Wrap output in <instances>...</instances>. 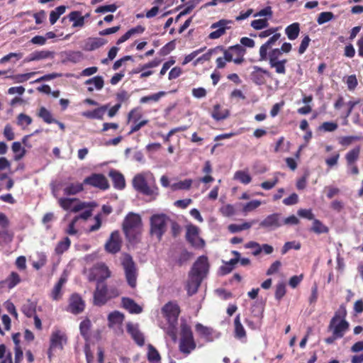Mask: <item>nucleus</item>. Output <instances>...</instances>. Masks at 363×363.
Wrapping results in <instances>:
<instances>
[{"mask_svg": "<svg viewBox=\"0 0 363 363\" xmlns=\"http://www.w3.org/2000/svg\"><path fill=\"white\" fill-rule=\"evenodd\" d=\"M132 184L133 188L143 195L152 196L154 199L158 195L155 177L150 173L136 174L133 179Z\"/></svg>", "mask_w": 363, "mask_h": 363, "instance_id": "obj_1", "label": "nucleus"}, {"mask_svg": "<svg viewBox=\"0 0 363 363\" xmlns=\"http://www.w3.org/2000/svg\"><path fill=\"white\" fill-rule=\"evenodd\" d=\"M162 313L166 318L169 328L167 333L174 339H176L175 328L177 324L178 317L180 313L179 306L173 302L166 303L162 308Z\"/></svg>", "mask_w": 363, "mask_h": 363, "instance_id": "obj_2", "label": "nucleus"}, {"mask_svg": "<svg viewBox=\"0 0 363 363\" xmlns=\"http://www.w3.org/2000/svg\"><path fill=\"white\" fill-rule=\"evenodd\" d=\"M196 347L190 326L186 323L181 324V337L179 340V351L189 354Z\"/></svg>", "mask_w": 363, "mask_h": 363, "instance_id": "obj_3", "label": "nucleus"}, {"mask_svg": "<svg viewBox=\"0 0 363 363\" xmlns=\"http://www.w3.org/2000/svg\"><path fill=\"white\" fill-rule=\"evenodd\" d=\"M123 267L128 284L132 288L135 287L137 282L138 272L135 262L130 255L125 254L122 258Z\"/></svg>", "mask_w": 363, "mask_h": 363, "instance_id": "obj_4", "label": "nucleus"}, {"mask_svg": "<svg viewBox=\"0 0 363 363\" xmlns=\"http://www.w3.org/2000/svg\"><path fill=\"white\" fill-rule=\"evenodd\" d=\"M58 203L63 209L74 213L86 209L88 207H95L96 206L94 202H82L75 198H60Z\"/></svg>", "mask_w": 363, "mask_h": 363, "instance_id": "obj_5", "label": "nucleus"}, {"mask_svg": "<svg viewBox=\"0 0 363 363\" xmlns=\"http://www.w3.org/2000/svg\"><path fill=\"white\" fill-rule=\"evenodd\" d=\"M245 53V50L240 45L230 46L223 50L225 60L227 62L233 61L237 65H240L244 61Z\"/></svg>", "mask_w": 363, "mask_h": 363, "instance_id": "obj_6", "label": "nucleus"}, {"mask_svg": "<svg viewBox=\"0 0 363 363\" xmlns=\"http://www.w3.org/2000/svg\"><path fill=\"white\" fill-rule=\"evenodd\" d=\"M233 24V21L228 19H220L212 23L210 28L214 30L209 33L208 38L214 40L220 38L227 30L231 28Z\"/></svg>", "mask_w": 363, "mask_h": 363, "instance_id": "obj_7", "label": "nucleus"}, {"mask_svg": "<svg viewBox=\"0 0 363 363\" xmlns=\"http://www.w3.org/2000/svg\"><path fill=\"white\" fill-rule=\"evenodd\" d=\"M111 276V272L104 263H97L90 270L88 279L90 281L96 280L102 283L104 279Z\"/></svg>", "mask_w": 363, "mask_h": 363, "instance_id": "obj_8", "label": "nucleus"}, {"mask_svg": "<svg viewBox=\"0 0 363 363\" xmlns=\"http://www.w3.org/2000/svg\"><path fill=\"white\" fill-rule=\"evenodd\" d=\"M209 264L206 256H200L194 262L190 274L203 279L208 272Z\"/></svg>", "mask_w": 363, "mask_h": 363, "instance_id": "obj_9", "label": "nucleus"}, {"mask_svg": "<svg viewBox=\"0 0 363 363\" xmlns=\"http://www.w3.org/2000/svg\"><path fill=\"white\" fill-rule=\"evenodd\" d=\"M67 342V337L65 334L60 330H54L50 336V344L48 351V355L50 357L52 352L57 350H62L63 346Z\"/></svg>", "mask_w": 363, "mask_h": 363, "instance_id": "obj_10", "label": "nucleus"}, {"mask_svg": "<svg viewBox=\"0 0 363 363\" xmlns=\"http://www.w3.org/2000/svg\"><path fill=\"white\" fill-rule=\"evenodd\" d=\"M349 323L345 320H341L340 316L335 315L330 320L329 329L336 337H342L347 330Z\"/></svg>", "mask_w": 363, "mask_h": 363, "instance_id": "obj_11", "label": "nucleus"}, {"mask_svg": "<svg viewBox=\"0 0 363 363\" xmlns=\"http://www.w3.org/2000/svg\"><path fill=\"white\" fill-rule=\"evenodd\" d=\"M150 222V227H176L172 218L164 213L153 214Z\"/></svg>", "mask_w": 363, "mask_h": 363, "instance_id": "obj_12", "label": "nucleus"}, {"mask_svg": "<svg viewBox=\"0 0 363 363\" xmlns=\"http://www.w3.org/2000/svg\"><path fill=\"white\" fill-rule=\"evenodd\" d=\"M84 184H89L100 189H107L109 186L106 178L101 174H93L84 180Z\"/></svg>", "mask_w": 363, "mask_h": 363, "instance_id": "obj_13", "label": "nucleus"}, {"mask_svg": "<svg viewBox=\"0 0 363 363\" xmlns=\"http://www.w3.org/2000/svg\"><path fill=\"white\" fill-rule=\"evenodd\" d=\"M85 303L82 297L77 294L71 295L69 300L67 311L73 314H79L84 310Z\"/></svg>", "mask_w": 363, "mask_h": 363, "instance_id": "obj_14", "label": "nucleus"}, {"mask_svg": "<svg viewBox=\"0 0 363 363\" xmlns=\"http://www.w3.org/2000/svg\"><path fill=\"white\" fill-rule=\"evenodd\" d=\"M108 289L102 283H97V286L94 294V304L102 306L106 303L108 300Z\"/></svg>", "mask_w": 363, "mask_h": 363, "instance_id": "obj_15", "label": "nucleus"}, {"mask_svg": "<svg viewBox=\"0 0 363 363\" xmlns=\"http://www.w3.org/2000/svg\"><path fill=\"white\" fill-rule=\"evenodd\" d=\"M186 237L192 246L198 248L204 246V240L199 236L198 228H187Z\"/></svg>", "mask_w": 363, "mask_h": 363, "instance_id": "obj_16", "label": "nucleus"}, {"mask_svg": "<svg viewBox=\"0 0 363 363\" xmlns=\"http://www.w3.org/2000/svg\"><path fill=\"white\" fill-rule=\"evenodd\" d=\"M127 331L138 345L142 346L144 345V337L143 333L139 330L138 324L128 323Z\"/></svg>", "mask_w": 363, "mask_h": 363, "instance_id": "obj_17", "label": "nucleus"}, {"mask_svg": "<svg viewBox=\"0 0 363 363\" xmlns=\"http://www.w3.org/2000/svg\"><path fill=\"white\" fill-rule=\"evenodd\" d=\"M106 250L111 253H116L121 249V241L118 231L112 233L110 239L105 245Z\"/></svg>", "mask_w": 363, "mask_h": 363, "instance_id": "obj_18", "label": "nucleus"}, {"mask_svg": "<svg viewBox=\"0 0 363 363\" xmlns=\"http://www.w3.org/2000/svg\"><path fill=\"white\" fill-rule=\"evenodd\" d=\"M280 33H274L259 48V57L261 60H267V51L280 38Z\"/></svg>", "mask_w": 363, "mask_h": 363, "instance_id": "obj_19", "label": "nucleus"}, {"mask_svg": "<svg viewBox=\"0 0 363 363\" xmlns=\"http://www.w3.org/2000/svg\"><path fill=\"white\" fill-rule=\"evenodd\" d=\"M67 281V275L64 272L57 283L53 287L51 292V298L54 301H58L62 298V288Z\"/></svg>", "mask_w": 363, "mask_h": 363, "instance_id": "obj_20", "label": "nucleus"}, {"mask_svg": "<svg viewBox=\"0 0 363 363\" xmlns=\"http://www.w3.org/2000/svg\"><path fill=\"white\" fill-rule=\"evenodd\" d=\"M123 320L124 315L118 311L111 312L108 315V325L111 328L116 329L120 328Z\"/></svg>", "mask_w": 363, "mask_h": 363, "instance_id": "obj_21", "label": "nucleus"}, {"mask_svg": "<svg viewBox=\"0 0 363 363\" xmlns=\"http://www.w3.org/2000/svg\"><path fill=\"white\" fill-rule=\"evenodd\" d=\"M52 56V52L48 50H35L30 53L24 60L23 62L39 61L49 58Z\"/></svg>", "mask_w": 363, "mask_h": 363, "instance_id": "obj_22", "label": "nucleus"}, {"mask_svg": "<svg viewBox=\"0 0 363 363\" xmlns=\"http://www.w3.org/2000/svg\"><path fill=\"white\" fill-rule=\"evenodd\" d=\"M142 225V218L140 214L130 212L125 217L122 227H139Z\"/></svg>", "mask_w": 363, "mask_h": 363, "instance_id": "obj_23", "label": "nucleus"}, {"mask_svg": "<svg viewBox=\"0 0 363 363\" xmlns=\"http://www.w3.org/2000/svg\"><path fill=\"white\" fill-rule=\"evenodd\" d=\"M121 303L123 307L130 313L139 314L143 311L142 307L130 298H122Z\"/></svg>", "mask_w": 363, "mask_h": 363, "instance_id": "obj_24", "label": "nucleus"}, {"mask_svg": "<svg viewBox=\"0 0 363 363\" xmlns=\"http://www.w3.org/2000/svg\"><path fill=\"white\" fill-rule=\"evenodd\" d=\"M106 43V41L101 38H89L84 44V50L92 51L96 50Z\"/></svg>", "mask_w": 363, "mask_h": 363, "instance_id": "obj_25", "label": "nucleus"}, {"mask_svg": "<svg viewBox=\"0 0 363 363\" xmlns=\"http://www.w3.org/2000/svg\"><path fill=\"white\" fill-rule=\"evenodd\" d=\"M107 106H102L93 111H84L82 115L87 118L101 120L103 119L104 115L107 111Z\"/></svg>", "mask_w": 363, "mask_h": 363, "instance_id": "obj_26", "label": "nucleus"}, {"mask_svg": "<svg viewBox=\"0 0 363 363\" xmlns=\"http://www.w3.org/2000/svg\"><path fill=\"white\" fill-rule=\"evenodd\" d=\"M109 177L112 179L113 186L116 189H123L125 186L124 177L122 174L116 170L109 172Z\"/></svg>", "mask_w": 363, "mask_h": 363, "instance_id": "obj_27", "label": "nucleus"}, {"mask_svg": "<svg viewBox=\"0 0 363 363\" xmlns=\"http://www.w3.org/2000/svg\"><path fill=\"white\" fill-rule=\"evenodd\" d=\"M245 247H256V250H254L252 252V254L255 256L258 255L262 251H264V252L267 255H269L274 250L273 247L269 245L264 244V245H262V246H260L258 243H257L255 242H250L247 244H246Z\"/></svg>", "mask_w": 363, "mask_h": 363, "instance_id": "obj_28", "label": "nucleus"}, {"mask_svg": "<svg viewBox=\"0 0 363 363\" xmlns=\"http://www.w3.org/2000/svg\"><path fill=\"white\" fill-rule=\"evenodd\" d=\"M37 303L35 301L28 299L22 305L21 311L28 318H31L36 314Z\"/></svg>", "mask_w": 363, "mask_h": 363, "instance_id": "obj_29", "label": "nucleus"}, {"mask_svg": "<svg viewBox=\"0 0 363 363\" xmlns=\"http://www.w3.org/2000/svg\"><path fill=\"white\" fill-rule=\"evenodd\" d=\"M203 279L189 274V280L187 284V293L189 296H192L197 292Z\"/></svg>", "mask_w": 363, "mask_h": 363, "instance_id": "obj_30", "label": "nucleus"}, {"mask_svg": "<svg viewBox=\"0 0 363 363\" xmlns=\"http://www.w3.org/2000/svg\"><path fill=\"white\" fill-rule=\"evenodd\" d=\"M211 116L216 121L224 120L229 116V111L223 108L219 104H216L213 106Z\"/></svg>", "mask_w": 363, "mask_h": 363, "instance_id": "obj_31", "label": "nucleus"}, {"mask_svg": "<svg viewBox=\"0 0 363 363\" xmlns=\"http://www.w3.org/2000/svg\"><path fill=\"white\" fill-rule=\"evenodd\" d=\"M68 17L69 21L73 22V27L82 28L84 26L86 16H82L79 11H72Z\"/></svg>", "mask_w": 363, "mask_h": 363, "instance_id": "obj_32", "label": "nucleus"}, {"mask_svg": "<svg viewBox=\"0 0 363 363\" xmlns=\"http://www.w3.org/2000/svg\"><path fill=\"white\" fill-rule=\"evenodd\" d=\"M300 32V27L298 23H294L285 29V33L289 40H295L298 36Z\"/></svg>", "mask_w": 363, "mask_h": 363, "instance_id": "obj_33", "label": "nucleus"}, {"mask_svg": "<svg viewBox=\"0 0 363 363\" xmlns=\"http://www.w3.org/2000/svg\"><path fill=\"white\" fill-rule=\"evenodd\" d=\"M83 190V184L82 183H72L69 184L64 189V194L67 196L76 195Z\"/></svg>", "mask_w": 363, "mask_h": 363, "instance_id": "obj_34", "label": "nucleus"}, {"mask_svg": "<svg viewBox=\"0 0 363 363\" xmlns=\"http://www.w3.org/2000/svg\"><path fill=\"white\" fill-rule=\"evenodd\" d=\"M262 225L264 227H276L277 225H281L280 216L278 214L270 215L263 220Z\"/></svg>", "mask_w": 363, "mask_h": 363, "instance_id": "obj_35", "label": "nucleus"}, {"mask_svg": "<svg viewBox=\"0 0 363 363\" xmlns=\"http://www.w3.org/2000/svg\"><path fill=\"white\" fill-rule=\"evenodd\" d=\"M360 147H355L345 155L347 165H352L359 158Z\"/></svg>", "mask_w": 363, "mask_h": 363, "instance_id": "obj_36", "label": "nucleus"}, {"mask_svg": "<svg viewBox=\"0 0 363 363\" xmlns=\"http://www.w3.org/2000/svg\"><path fill=\"white\" fill-rule=\"evenodd\" d=\"M144 28L142 26H137L135 28L130 29L123 35H122L118 40L117 44L120 45L127 40H128L132 35L135 33H142L144 31Z\"/></svg>", "mask_w": 363, "mask_h": 363, "instance_id": "obj_37", "label": "nucleus"}, {"mask_svg": "<svg viewBox=\"0 0 363 363\" xmlns=\"http://www.w3.org/2000/svg\"><path fill=\"white\" fill-rule=\"evenodd\" d=\"M235 325V336L238 339L245 337L246 333L244 327L240 323V315H238L234 321Z\"/></svg>", "mask_w": 363, "mask_h": 363, "instance_id": "obj_38", "label": "nucleus"}, {"mask_svg": "<svg viewBox=\"0 0 363 363\" xmlns=\"http://www.w3.org/2000/svg\"><path fill=\"white\" fill-rule=\"evenodd\" d=\"M219 211L224 217H233L237 214L235 206L232 204H225L219 208Z\"/></svg>", "mask_w": 363, "mask_h": 363, "instance_id": "obj_39", "label": "nucleus"}, {"mask_svg": "<svg viewBox=\"0 0 363 363\" xmlns=\"http://www.w3.org/2000/svg\"><path fill=\"white\" fill-rule=\"evenodd\" d=\"M112 212L111 206L104 205L101 208V213L96 215L94 218L96 223L91 227H100L102 224V214L105 216L109 215Z\"/></svg>", "mask_w": 363, "mask_h": 363, "instance_id": "obj_40", "label": "nucleus"}, {"mask_svg": "<svg viewBox=\"0 0 363 363\" xmlns=\"http://www.w3.org/2000/svg\"><path fill=\"white\" fill-rule=\"evenodd\" d=\"M261 204L262 202L259 200H252L246 203L241 204L242 211L245 214H247L259 207Z\"/></svg>", "mask_w": 363, "mask_h": 363, "instance_id": "obj_41", "label": "nucleus"}, {"mask_svg": "<svg viewBox=\"0 0 363 363\" xmlns=\"http://www.w3.org/2000/svg\"><path fill=\"white\" fill-rule=\"evenodd\" d=\"M234 179L238 180L243 184H248L252 181L251 176L245 171H237L234 174Z\"/></svg>", "mask_w": 363, "mask_h": 363, "instance_id": "obj_42", "label": "nucleus"}, {"mask_svg": "<svg viewBox=\"0 0 363 363\" xmlns=\"http://www.w3.org/2000/svg\"><path fill=\"white\" fill-rule=\"evenodd\" d=\"M38 116L41 118L46 123L50 124L55 122L52 113L45 107H41L38 112Z\"/></svg>", "mask_w": 363, "mask_h": 363, "instance_id": "obj_43", "label": "nucleus"}, {"mask_svg": "<svg viewBox=\"0 0 363 363\" xmlns=\"http://www.w3.org/2000/svg\"><path fill=\"white\" fill-rule=\"evenodd\" d=\"M165 95L164 91H160L155 94H153L150 96H145L140 99V102L141 104H147L150 102H157L161 97L164 96Z\"/></svg>", "mask_w": 363, "mask_h": 363, "instance_id": "obj_44", "label": "nucleus"}, {"mask_svg": "<svg viewBox=\"0 0 363 363\" xmlns=\"http://www.w3.org/2000/svg\"><path fill=\"white\" fill-rule=\"evenodd\" d=\"M287 60L286 59H283L280 61H276L274 62L269 63V65L272 68L275 69V72L279 74H284L286 73V63Z\"/></svg>", "mask_w": 363, "mask_h": 363, "instance_id": "obj_45", "label": "nucleus"}, {"mask_svg": "<svg viewBox=\"0 0 363 363\" xmlns=\"http://www.w3.org/2000/svg\"><path fill=\"white\" fill-rule=\"evenodd\" d=\"M196 332L203 337L207 340H211L210 337L212 335V330L208 327L203 326L201 323H198L196 325Z\"/></svg>", "mask_w": 363, "mask_h": 363, "instance_id": "obj_46", "label": "nucleus"}, {"mask_svg": "<svg viewBox=\"0 0 363 363\" xmlns=\"http://www.w3.org/2000/svg\"><path fill=\"white\" fill-rule=\"evenodd\" d=\"M147 359L152 363H157L160 361L159 352L152 345H148Z\"/></svg>", "mask_w": 363, "mask_h": 363, "instance_id": "obj_47", "label": "nucleus"}, {"mask_svg": "<svg viewBox=\"0 0 363 363\" xmlns=\"http://www.w3.org/2000/svg\"><path fill=\"white\" fill-rule=\"evenodd\" d=\"M12 150L15 153V160H21L26 152L25 149L21 146V144L19 142H14L12 144Z\"/></svg>", "mask_w": 363, "mask_h": 363, "instance_id": "obj_48", "label": "nucleus"}, {"mask_svg": "<svg viewBox=\"0 0 363 363\" xmlns=\"http://www.w3.org/2000/svg\"><path fill=\"white\" fill-rule=\"evenodd\" d=\"M36 72L26 73V74H18L13 76L9 77L11 78L14 82L16 83H23L30 79L33 76L36 74Z\"/></svg>", "mask_w": 363, "mask_h": 363, "instance_id": "obj_49", "label": "nucleus"}, {"mask_svg": "<svg viewBox=\"0 0 363 363\" xmlns=\"http://www.w3.org/2000/svg\"><path fill=\"white\" fill-rule=\"evenodd\" d=\"M191 257V254L185 249H181L179 254L176 257V262L179 265H182Z\"/></svg>", "mask_w": 363, "mask_h": 363, "instance_id": "obj_50", "label": "nucleus"}, {"mask_svg": "<svg viewBox=\"0 0 363 363\" xmlns=\"http://www.w3.org/2000/svg\"><path fill=\"white\" fill-rule=\"evenodd\" d=\"M90 209L89 210H86L84 212H83L82 213H81L80 215L76 216L72 220V222L69 223V227H74L78 220H82L84 221L86 220L89 218L91 217V214H92V210H91V208L92 207H89Z\"/></svg>", "mask_w": 363, "mask_h": 363, "instance_id": "obj_51", "label": "nucleus"}, {"mask_svg": "<svg viewBox=\"0 0 363 363\" xmlns=\"http://www.w3.org/2000/svg\"><path fill=\"white\" fill-rule=\"evenodd\" d=\"M70 246V240L69 238H65L62 240L58 242L55 247V252L58 255L62 254Z\"/></svg>", "mask_w": 363, "mask_h": 363, "instance_id": "obj_52", "label": "nucleus"}, {"mask_svg": "<svg viewBox=\"0 0 363 363\" xmlns=\"http://www.w3.org/2000/svg\"><path fill=\"white\" fill-rule=\"evenodd\" d=\"M217 49H220L221 50H223L222 47H217L215 49H210L206 53H205L202 56L198 57L194 62V65L196 66L199 63H202L203 62L208 61L211 59V57L212 54L213 52H215Z\"/></svg>", "mask_w": 363, "mask_h": 363, "instance_id": "obj_53", "label": "nucleus"}, {"mask_svg": "<svg viewBox=\"0 0 363 363\" xmlns=\"http://www.w3.org/2000/svg\"><path fill=\"white\" fill-rule=\"evenodd\" d=\"M192 184L191 179H185L171 185L172 190L176 191L179 189H189Z\"/></svg>", "mask_w": 363, "mask_h": 363, "instance_id": "obj_54", "label": "nucleus"}, {"mask_svg": "<svg viewBox=\"0 0 363 363\" xmlns=\"http://www.w3.org/2000/svg\"><path fill=\"white\" fill-rule=\"evenodd\" d=\"M32 123V118L24 113H20L17 117V124L22 128H26Z\"/></svg>", "mask_w": 363, "mask_h": 363, "instance_id": "obj_55", "label": "nucleus"}, {"mask_svg": "<svg viewBox=\"0 0 363 363\" xmlns=\"http://www.w3.org/2000/svg\"><path fill=\"white\" fill-rule=\"evenodd\" d=\"M21 281V278L16 272H11L9 277L6 279V282L8 284L9 289H12L16 286Z\"/></svg>", "mask_w": 363, "mask_h": 363, "instance_id": "obj_56", "label": "nucleus"}, {"mask_svg": "<svg viewBox=\"0 0 363 363\" xmlns=\"http://www.w3.org/2000/svg\"><path fill=\"white\" fill-rule=\"evenodd\" d=\"M91 327V321L89 319L84 320L79 325L81 335L87 339L89 337V331Z\"/></svg>", "mask_w": 363, "mask_h": 363, "instance_id": "obj_57", "label": "nucleus"}, {"mask_svg": "<svg viewBox=\"0 0 363 363\" xmlns=\"http://www.w3.org/2000/svg\"><path fill=\"white\" fill-rule=\"evenodd\" d=\"M13 234L7 228L0 230V245L11 242Z\"/></svg>", "mask_w": 363, "mask_h": 363, "instance_id": "obj_58", "label": "nucleus"}, {"mask_svg": "<svg viewBox=\"0 0 363 363\" xmlns=\"http://www.w3.org/2000/svg\"><path fill=\"white\" fill-rule=\"evenodd\" d=\"M86 84H94L97 90H100L104 86V79L101 77L97 76L86 81Z\"/></svg>", "mask_w": 363, "mask_h": 363, "instance_id": "obj_59", "label": "nucleus"}, {"mask_svg": "<svg viewBox=\"0 0 363 363\" xmlns=\"http://www.w3.org/2000/svg\"><path fill=\"white\" fill-rule=\"evenodd\" d=\"M251 26L255 30H262L267 28L269 23L267 18L254 20L250 23Z\"/></svg>", "mask_w": 363, "mask_h": 363, "instance_id": "obj_60", "label": "nucleus"}, {"mask_svg": "<svg viewBox=\"0 0 363 363\" xmlns=\"http://www.w3.org/2000/svg\"><path fill=\"white\" fill-rule=\"evenodd\" d=\"M334 17V15L332 12L325 11L322 12L318 15V17L317 18V22L319 25L325 23L330 20H332Z\"/></svg>", "mask_w": 363, "mask_h": 363, "instance_id": "obj_61", "label": "nucleus"}, {"mask_svg": "<svg viewBox=\"0 0 363 363\" xmlns=\"http://www.w3.org/2000/svg\"><path fill=\"white\" fill-rule=\"evenodd\" d=\"M281 55V50L278 48L271 50L269 54L267 53V60H269V63L281 60L280 59Z\"/></svg>", "mask_w": 363, "mask_h": 363, "instance_id": "obj_62", "label": "nucleus"}, {"mask_svg": "<svg viewBox=\"0 0 363 363\" xmlns=\"http://www.w3.org/2000/svg\"><path fill=\"white\" fill-rule=\"evenodd\" d=\"M301 248V244L295 241L286 242L281 249V254H286L289 250L295 249L299 250Z\"/></svg>", "mask_w": 363, "mask_h": 363, "instance_id": "obj_63", "label": "nucleus"}, {"mask_svg": "<svg viewBox=\"0 0 363 363\" xmlns=\"http://www.w3.org/2000/svg\"><path fill=\"white\" fill-rule=\"evenodd\" d=\"M141 117L142 113L137 108H134L128 113V121L135 123L141 118Z\"/></svg>", "mask_w": 363, "mask_h": 363, "instance_id": "obj_64", "label": "nucleus"}]
</instances>
